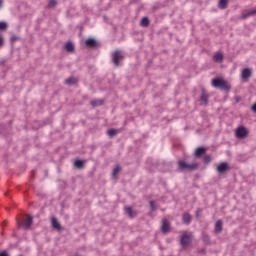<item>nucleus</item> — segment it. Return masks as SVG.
Wrapping results in <instances>:
<instances>
[{
	"label": "nucleus",
	"instance_id": "nucleus-1",
	"mask_svg": "<svg viewBox=\"0 0 256 256\" xmlns=\"http://www.w3.org/2000/svg\"><path fill=\"white\" fill-rule=\"evenodd\" d=\"M212 86H214L216 89H221L222 91H229L231 89L229 82L221 78H214L212 80Z\"/></svg>",
	"mask_w": 256,
	"mask_h": 256
},
{
	"label": "nucleus",
	"instance_id": "nucleus-2",
	"mask_svg": "<svg viewBox=\"0 0 256 256\" xmlns=\"http://www.w3.org/2000/svg\"><path fill=\"white\" fill-rule=\"evenodd\" d=\"M199 167L198 163H192L189 164L185 162V160H179L178 161V169L179 171H195Z\"/></svg>",
	"mask_w": 256,
	"mask_h": 256
},
{
	"label": "nucleus",
	"instance_id": "nucleus-3",
	"mask_svg": "<svg viewBox=\"0 0 256 256\" xmlns=\"http://www.w3.org/2000/svg\"><path fill=\"white\" fill-rule=\"evenodd\" d=\"M193 242V234L184 232L180 237V245L183 249H187Z\"/></svg>",
	"mask_w": 256,
	"mask_h": 256
},
{
	"label": "nucleus",
	"instance_id": "nucleus-4",
	"mask_svg": "<svg viewBox=\"0 0 256 256\" xmlns=\"http://www.w3.org/2000/svg\"><path fill=\"white\" fill-rule=\"evenodd\" d=\"M17 225L19 227H24L25 229H30L31 228V225H33V216H27L23 222H21V220L17 219Z\"/></svg>",
	"mask_w": 256,
	"mask_h": 256
},
{
	"label": "nucleus",
	"instance_id": "nucleus-5",
	"mask_svg": "<svg viewBox=\"0 0 256 256\" xmlns=\"http://www.w3.org/2000/svg\"><path fill=\"white\" fill-rule=\"evenodd\" d=\"M124 58H125V56H123V53L119 50H116L112 54V61L115 65V67H119V61H123Z\"/></svg>",
	"mask_w": 256,
	"mask_h": 256
},
{
	"label": "nucleus",
	"instance_id": "nucleus-6",
	"mask_svg": "<svg viewBox=\"0 0 256 256\" xmlns=\"http://www.w3.org/2000/svg\"><path fill=\"white\" fill-rule=\"evenodd\" d=\"M249 135V130L247 128L240 126L236 129V137L237 139H245Z\"/></svg>",
	"mask_w": 256,
	"mask_h": 256
},
{
	"label": "nucleus",
	"instance_id": "nucleus-7",
	"mask_svg": "<svg viewBox=\"0 0 256 256\" xmlns=\"http://www.w3.org/2000/svg\"><path fill=\"white\" fill-rule=\"evenodd\" d=\"M169 229H171V224L169 223V220L165 218L162 219V226H161L162 233H169Z\"/></svg>",
	"mask_w": 256,
	"mask_h": 256
},
{
	"label": "nucleus",
	"instance_id": "nucleus-8",
	"mask_svg": "<svg viewBox=\"0 0 256 256\" xmlns=\"http://www.w3.org/2000/svg\"><path fill=\"white\" fill-rule=\"evenodd\" d=\"M252 73H253V72H252L251 68H245V69H243L242 72H241V78H242L244 81H247V80L251 77Z\"/></svg>",
	"mask_w": 256,
	"mask_h": 256
},
{
	"label": "nucleus",
	"instance_id": "nucleus-9",
	"mask_svg": "<svg viewBox=\"0 0 256 256\" xmlns=\"http://www.w3.org/2000/svg\"><path fill=\"white\" fill-rule=\"evenodd\" d=\"M218 173H225L226 171H229V164L223 162L217 166Z\"/></svg>",
	"mask_w": 256,
	"mask_h": 256
},
{
	"label": "nucleus",
	"instance_id": "nucleus-10",
	"mask_svg": "<svg viewBox=\"0 0 256 256\" xmlns=\"http://www.w3.org/2000/svg\"><path fill=\"white\" fill-rule=\"evenodd\" d=\"M223 53L221 52H216L213 56V61H215V63H223Z\"/></svg>",
	"mask_w": 256,
	"mask_h": 256
},
{
	"label": "nucleus",
	"instance_id": "nucleus-11",
	"mask_svg": "<svg viewBox=\"0 0 256 256\" xmlns=\"http://www.w3.org/2000/svg\"><path fill=\"white\" fill-rule=\"evenodd\" d=\"M214 231H215V233H221V231H223V221L222 220H218L215 223Z\"/></svg>",
	"mask_w": 256,
	"mask_h": 256
},
{
	"label": "nucleus",
	"instance_id": "nucleus-12",
	"mask_svg": "<svg viewBox=\"0 0 256 256\" xmlns=\"http://www.w3.org/2000/svg\"><path fill=\"white\" fill-rule=\"evenodd\" d=\"M85 45L87 47H97V40L93 39V38H89L85 41Z\"/></svg>",
	"mask_w": 256,
	"mask_h": 256
},
{
	"label": "nucleus",
	"instance_id": "nucleus-13",
	"mask_svg": "<svg viewBox=\"0 0 256 256\" xmlns=\"http://www.w3.org/2000/svg\"><path fill=\"white\" fill-rule=\"evenodd\" d=\"M65 49L68 53H73L75 51V45L73 42H67L65 45Z\"/></svg>",
	"mask_w": 256,
	"mask_h": 256
},
{
	"label": "nucleus",
	"instance_id": "nucleus-14",
	"mask_svg": "<svg viewBox=\"0 0 256 256\" xmlns=\"http://www.w3.org/2000/svg\"><path fill=\"white\" fill-rule=\"evenodd\" d=\"M182 221L185 225H190L191 223V214L185 213L182 217Z\"/></svg>",
	"mask_w": 256,
	"mask_h": 256
},
{
	"label": "nucleus",
	"instance_id": "nucleus-15",
	"mask_svg": "<svg viewBox=\"0 0 256 256\" xmlns=\"http://www.w3.org/2000/svg\"><path fill=\"white\" fill-rule=\"evenodd\" d=\"M200 101L202 102V105H207V103H209V96L205 92H202Z\"/></svg>",
	"mask_w": 256,
	"mask_h": 256
},
{
	"label": "nucleus",
	"instance_id": "nucleus-16",
	"mask_svg": "<svg viewBox=\"0 0 256 256\" xmlns=\"http://www.w3.org/2000/svg\"><path fill=\"white\" fill-rule=\"evenodd\" d=\"M205 152H206V150L204 147H199L195 151V157H201V156L205 155Z\"/></svg>",
	"mask_w": 256,
	"mask_h": 256
},
{
	"label": "nucleus",
	"instance_id": "nucleus-17",
	"mask_svg": "<svg viewBox=\"0 0 256 256\" xmlns=\"http://www.w3.org/2000/svg\"><path fill=\"white\" fill-rule=\"evenodd\" d=\"M51 224L54 229H61V224L57 218H52Z\"/></svg>",
	"mask_w": 256,
	"mask_h": 256
},
{
	"label": "nucleus",
	"instance_id": "nucleus-18",
	"mask_svg": "<svg viewBox=\"0 0 256 256\" xmlns=\"http://www.w3.org/2000/svg\"><path fill=\"white\" fill-rule=\"evenodd\" d=\"M92 107H101L103 105V100L98 99V100H92L91 102Z\"/></svg>",
	"mask_w": 256,
	"mask_h": 256
},
{
	"label": "nucleus",
	"instance_id": "nucleus-19",
	"mask_svg": "<svg viewBox=\"0 0 256 256\" xmlns=\"http://www.w3.org/2000/svg\"><path fill=\"white\" fill-rule=\"evenodd\" d=\"M228 3L229 2L227 0H219L218 7L220 9H227Z\"/></svg>",
	"mask_w": 256,
	"mask_h": 256
},
{
	"label": "nucleus",
	"instance_id": "nucleus-20",
	"mask_svg": "<svg viewBox=\"0 0 256 256\" xmlns=\"http://www.w3.org/2000/svg\"><path fill=\"white\" fill-rule=\"evenodd\" d=\"M125 211H126L127 215H129L131 218H133L137 215L135 213V211H133V208H131V207H126Z\"/></svg>",
	"mask_w": 256,
	"mask_h": 256
},
{
	"label": "nucleus",
	"instance_id": "nucleus-21",
	"mask_svg": "<svg viewBox=\"0 0 256 256\" xmlns=\"http://www.w3.org/2000/svg\"><path fill=\"white\" fill-rule=\"evenodd\" d=\"M66 85H75L77 83V80L75 77H70L65 80Z\"/></svg>",
	"mask_w": 256,
	"mask_h": 256
},
{
	"label": "nucleus",
	"instance_id": "nucleus-22",
	"mask_svg": "<svg viewBox=\"0 0 256 256\" xmlns=\"http://www.w3.org/2000/svg\"><path fill=\"white\" fill-rule=\"evenodd\" d=\"M117 133H119V130H117V129H109L107 131L108 137H115V135H117Z\"/></svg>",
	"mask_w": 256,
	"mask_h": 256
},
{
	"label": "nucleus",
	"instance_id": "nucleus-23",
	"mask_svg": "<svg viewBox=\"0 0 256 256\" xmlns=\"http://www.w3.org/2000/svg\"><path fill=\"white\" fill-rule=\"evenodd\" d=\"M83 165H84V162L82 160H76L74 162V167H76L77 169H83Z\"/></svg>",
	"mask_w": 256,
	"mask_h": 256
},
{
	"label": "nucleus",
	"instance_id": "nucleus-24",
	"mask_svg": "<svg viewBox=\"0 0 256 256\" xmlns=\"http://www.w3.org/2000/svg\"><path fill=\"white\" fill-rule=\"evenodd\" d=\"M202 241H204V243H205L206 245H209V243H211V238L209 237L208 234H203V235H202Z\"/></svg>",
	"mask_w": 256,
	"mask_h": 256
},
{
	"label": "nucleus",
	"instance_id": "nucleus-25",
	"mask_svg": "<svg viewBox=\"0 0 256 256\" xmlns=\"http://www.w3.org/2000/svg\"><path fill=\"white\" fill-rule=\"evenodd\" d=\"M141 25L142 27H149V18L147 17L142 18Z\"/></svg>",
	"mask_w": 256,
	"mask_h": 256
},
{
	"label": "nucleus",
	"instance_id": "nucleus-26",
	"mask_svg": "<svg viewBox=\"0 0 256 256\" xmlns=\"http://www.w3.org/2000/svg\"><path fill=\"white\" fill-rule=\"evenodd\" d=\"M119 171H121V167L116 166L112 171V176L117 177V175H119Z\"/></svg>",
	"mask_w": 256,
	"mask_h": 256
},
{
	"label": "nucleus",
	"instance_id": "nucleus-27",
	"mask_svg": "<svg viewBox=\"0 0 256 256\" xmlns=\"http://www.w3.org/2000/svg\"><path fill=\"white\" fill-rule=\"evenodd\" d=\"M5 29H7V23L0 22V31H5Z\"/></svg>",
	"mask_w": 256,
	"mask_h": 256
},
{
	"label": "nucleus",
	"instance_id": "nucleus-28",
	"mask_svg": "<svg viewBox=\"0 0 256 256\" xmlns=\"http://www.w3.org/2000/svg\"><path fill=\"white\" fill-rule=\"evenodd\" d=\"M55 5H57V1H55V0H49V2H48V7H55Z\"/></svg>",
	"mask_w": 256,
	"mask_h": 256
},
{
	"label": "nucleus",
	"instance_id": "nucleus-29",
	"mask_svg": "<svg viewBox=\"0 0 256 256\" xmlns=\"http://www.w3.org/2000/svg\"><path fill=\"white\" fill-rule=\"evenodd\" d=\"M150 208L152 209V211H155V202L154 201H150Z\"/></svg>",
	"mask_w": 256,
	"mask_h": 256
},
{
	"label": "nucleus",
	"instance_id": "nucleus-30",
	"mask_svg": "<svg viewBox=\"0 0 256 256\" xmlns=\"http://www.w3.org/2000/svg\"><path fill=\"white\" fill-rule=\"evenodd\" d=\"M204 161L205 163H209L211 161V156H205Z\"/></svg>",
	"mask_w": 256,
	"mask_h": 256
},
{
	"label": "nucleus",
	"instance_id": "nucleus-31",
	"mask_svg": "<svg viewBox=\"0 0 256 256\" xmlns=\"http://www.w3.org/2000/svg\"><path fill=\"white\" fill-rule=\"evenodd\" d=\"M4 39L3 36L0 35V47H3Z\"/></svg>",
	"mask_w": 256,
	"mask_h": 256
},
{
	"label": "nucleus",
	"instance_id": "nucleus-32",
	"mask_svg": "<svg viewBox=\"0 0 256 256\" xmlns=\"http://www.w3.org/2000/svg\"><path fill=\"white\" fill-rule=\"evenodd\" d=\"M251 110L256 113V103L253 104V106L251 107Z\"/></svg>",
	"mask_w": 256,
	"mask_h": 256
},
{
	"label": "nucleus",
	"instance_id": "nucleus-33",
	"mask_svg": "<svg viewBox=\"0 0 256 256\" xmlns=\"http://www.w3.org/2000/svg\"><path fill=\"white\" fill-rule=\"evenodd\" d=\"M0 256H9V254L7 252H1Z\"/></svg>",
	"mask_w": 256,
	"mask_h": 256
},
{
	"label": "nucleus",
	"instance_id": "nucleus-34",
	"mask_svg": "<svg viewBox=\"0 0 256 256\" xmlns=\"http://www.w3.org/2000/svg\"><path fill=\"white\" fill-rule=\"evenodd\" d=\"M11 41H17V36H12Z\"/></svg>",
	"mask_w": 256,
	"mask_h": 256
},
{
	"label": "nucleus",
	"instance_id": "nucleus-35",
	"mask_svg": "<svg viewBox=\"0 0 256 256\" xmlns=\"http://www.w3.org/2000/svg\"><path fill=\"white\" fill-rule=\"evenodd\" d=\"M0 7H3V0H0Z\"/></svg>",
	"mask_w": 256,
	"mask_h": 256
},
{
	"label": "nucleus",
	"instance_id": "nucleus-36",
	"mask_svg": "<svg viewBox=\"0 0 256 256\" xmlns=\"http://www.w3.org/2000/svg\"><path fill=\"white\" fill-rule=\"evenodd\" d=\"M199 213H201L200 211L196 212V217H199Z\"/></svg>",
	"mask_w": 256,
	"mask_h": 256
}]
</instances>
